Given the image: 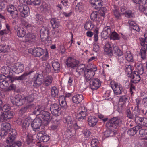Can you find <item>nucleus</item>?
<instances>
[{
  "mask_svg": "<svg viewBox=\"0 0 147 147\" xmlns=\"http://www.w3.org/2000/svg\"><path fill=\"white\" fill-rule=\"evenodd\" d=\"M122 119L119 117H113L106 123V126L109 129L105 132L104 135L106 137L112 136L114 134V131L117 125L122 123Z\"/></svg>",
  "mask_w": 147,
  "mask_h": 147,
  "instance_id": "f257e3e1",
  "label": "nucleus"
},
{
  "mask_svg": "<svg viewBox=\"0 0 147 147\" xmlns=\"http://www.w3.org/2000/svg\"><path fill=\"white\" fill-rule=\"evenodd\" d=\"M41 119L38 117L36 118L31 123V126L34 131H39L44 129L45 124H43Z\"/></svg>",
  "mask_w": 147,
  "mask_h": 147,
  "instance_id": "f03ea898",
  "label": "nucleus"
},
{
  "mask_svg": "<svg viewBox=\"0 0 147 147\" xmlns=\"http://www.w3.org/2000/svg\"><path fill=\"white\" fill-rule=\"evenodd\" d=\"M36 38V36L33 33H28L23 39L22 42L21 44L22 47L24 48L27 47L28 43L34 41Z\"/></svg>",
  "mask_w": 147,
  "mask_h": 147,
  "instance_id": "7ed1b4c3",
  "label": "nucleus"
},
{
  "mask_svg": "<svg viewBox=\"0 0 147 147\" xmlns=\"http://www.w3.org/2000/svg\"><path fill=\"white\" fill-rule=\"evenodd\" d=\"M17 9L20 12L21 16L25 18L28 16L30 13V9L29 7L26 5L20 4L18 6Z\"/></svg>",
  "mask_w": 147,
  "mask_h": 147,
  "instance_id": "20e7f679",
  "label": "nucleus"
},
{
  "mask_svg": "<svg viewBox=\"0 0 147 147\" xmlns=\"http://www.w3.org/2000/svg\"><path fill=\"white\" fill-rule=\"evenodd\" d=\"M50 109L52 114L53 116H57L60 115L61 114V108L57 104H53L50 105Z\"/></svg>",
  "mask_w": 147,
  "mask_h": 147,
  "instance_id": "39448f33",
  "label": "nucleus"
},
{
  "mask_svg": "<svg viewBox=\"0 0 147 147\" xmlns=\"http://www.w3.org/2000/svg\"><path fill=\"white\" fill-rule=\"evenodd\" d=\"M37 136V138L41 142H46L50 139L49 136L45 133L44 129L38 132Z\"/></svg>",
  "mask_w": 147,
  "mask_h": 147,
  "instance_id": "423d86ee",
  "label": "nucleus"
},
{
  "mask_svg": "<svg viewBox=\"0 0 147 147\" xmlns=\"http://www.w3.org/2000/svg\"><path fill=\"white\" fill-rule=\"evenodd\" d=\"M26 100V97L24 96L17 95L15 96L13 100L12 101L14 105L19 106L24 104Z\"/></svg>",
  "mask_w": 147,
  "mask_h": 147,
  "instance_id": "0eeeda50",
  "label": "nucleus"
},
{
  "mask_svg": "<svg viewBox=\"0 0 147 147\" xmlns=\"http://www.w3.org/2000/svg\"><path fill=\"white\" fill-rule=\"evenodd\" d=\"M94 69L95 70H93L92 68L85 70L84 76L87 82H88L91 80L92 78L94 75L95 71L97 70V69L96 67L94 68Z\"/></svg>",
  "mask_w": 147,
  "mask_h": 147,
  "instance_id": "6e6552de",
  "label": "nucleus"
},
{
  "mask_svg": "<svg viewBox=\"0 0 147 147\" xmlns=\"http://www.w3.org/2000/svg\"><path fill=\"white\" fill-rule=\"evenodd\" d=\"M11 68L15 73L19 74L24 71V67L23 64L17 63L11 65Z\"/></svg>",
  "mask_w": 147,
  "mask_h": 147,
  "instance_id": "1a4fd4ad",
  "label": "nucleus"
},
{
  "mask_svg": "<svg viewBox=\"0 0 147 147\" xmlns=\"http://www.w3.org/2000/svg\"><path fill=\"white\" fill-rule=\"evenodd\" d=\"M111 86L114 93L116 95L121 94L123 90L121 86L119 85L118 84L115 82H111Z\"/></svg>",
  "mask_w": 147,
  "mask_h": 147,
  "instance_id": "9d476101",
  "label": "nucleus"
},
{
  "mask_svg": "<svg viewBox=\"0 0 147 147\" xmlns=\"http://www.w3.org/2000/svg\"><path fill=\"white\" fill-rule=\"evenodd\" d=\"M90 82V87L92 90H96L100 86L101 82L98 78L92 79Z\"/></svg>",
  "mask_w": 147,
  "mask_h": 147,
  "instance_id": "9b49d317",
  "label": "nucleus"
},
{
  "mask_svg": "<svg viewBox=\"0 0 147 147\" xmlns=\"http://www.w3.org/2000/svg\"><path fill=\"white\" fill-rule=\"evenodd\" d=\"M36 76L32 79L34 82V85L36 87H38L40 86L43 81L44 77L42 74H37Z\"/></svg>",
  "mask_w": 147,
  "mask_h": 147,
  "instance_id": "f8f14e48",
  "label": "nucleus"
},
{
  "mask_svg": "<svg viewBox=\"0 0 147 147\" xmlns=\"http://www.w3.org/2000/svg\"><path fill=\"white\" fill-rule=\"evenodd\" d=\"M101 0H90L91 4L95 9L102 11L104 8H102V4Z\"/></svg>",
  "mask_w": 147,
  "mask_h": 147,
  "instance_id": "ddd939ff",
  "label": "nucleus"
},
{
  "mask_svg": "<svg viewBox=\"0 0 147 147\" xmlns=\"http://www.w3.org/2000/svg\"><path fill=\"white\" fill-rule=\"evenodd\" d=\"M79 62L74 59L70 57L69 58L66 62V64L68 67L74 68L78 65Z\"/></svg>",
  "mask_w": 147,
  "mask_h": 147,
  "instance_id": "4468645a",
  "label": "nucleus"
},
{
  "mask_svg": "<svg viewBox=\"0 0 147 147\" xmlns=\"http://www.w3.org/2000/svg\"><path fill=\"white\" fill-rule=\"evenodd\" d=\"M32 72V71H31L29 72H25L23 74L19 76L9 77V80L11 82H13L16 80L22 81L26 79V76Z\"/></svg>",
  "mask_w": 147,
  "mask_h": 147,
  "instance_id": "2eb2a0df",
  "label": "nucleus"
},
{
  "mask_svg": "<svg viewBox=\"0 0 147 147\" xmlns=\"http://www.w3.org/2000/svg\"><path fill=\"white\" fill-rule=\"evenodd\" d=\"M110 26H106L104 28L101 34V36L103 38L107 39L109 37L112 32Z\"/></svg>",
  "mask_w": 147,
  "mask_h": 147,
  "instance_id": "dca6fc26",
  "label": "nucleus"
},
{
  "mask_svg": "<svg viewBox=\"0 0 147 147\" xmlns=\"http://www.w3.org/2000/svg\"><path fill=\"white\" fill-rule=\"evenodd\" d=\"M42 115L41 117L43 119L44 121L46 122L45 123V124H47L51 120V114L49 112L43 110L41 112Z\"/></svg>",
  "mask_w": 147,
  "mask_h": 147,
  "instance_id": "f3484780",
  "label": "nucleus"
},
{
  "mask_svg": "<svg viewBox=\"0 0 147 147\" xmlns=\"http://www.w3.org/2000/svg\"><path fill=\"white\" fill-rule=\"evenodd\" d=\"M14 30L17 32V35L19 37H23L25 35V30L23 28L16 25L14 27Z\"/></svg>",
  "mask_w": 147,
  "mask_h": 147,
  "instance_id": "a211bd4d",
  "label": "nucleus"
},
{
  "mask_svg": "<svg viewBox=\"0 0 147 147\" xmlns=\"http://www.w3.org/2000/svg\"><path fill=\"white\" fill-rule=\"evenodd\" d=\"M44 50L40 47L35 48L32 50V54L36 57H40L44 53Z\"/></svg>",
  "mask_w": 147,
  "mask_h": 147,
  "instance_id": "6ab92c4d",
  "label": "nucleus"
},
{
  "mask_svg": "<svg viewBox=\"0 0 147 147\" xmlns=\"http://www.w3.org/2000/svg\"><path fill=\"white\" fill-rule=\"evenodd\" d=\"M138 71H134L131 73V77L133 79L132 82L135 83H138L140 80L141 78Z\"/></svg>",
  "mask_w": 147,
  "mask_h": 147,
  "instance_id": "aec40b11",
  "label": "nucleus"
},
{
  "mask_svg": "<svg viewBox=\"0 0 147 147\" xmlns=\"http://www.w3.org/2000/svg\"><path fill=\"white\" fill-rule=\"evenodd\" d=\"M137 119V121L136 123L140 125L141 126L147 127V119L145 117H141Z\"/></svg>",
  "mask_w": 147,
  "mask_h": 147,
  "instance_id": "412c9836",
  "label": "nucleus"
},
{
  "mask_svg": "<svg viewBox=\"0 0 147 147\" xmlns=\"http://www.w3.org/2000/svg\"><path fill=\"white\" fill-rule=\"evenodd\" d=\"M98 122V118L95 116H90L88 118V124L91 127L94 126Z\"/></svg>",
  "mask_w": 147,
  "mask_h": 147,
  "instance_id": "4be33fe9",
  "label": "nucleus"
},
{
  "mask_svg": "<svg viewBox=\"0 0 147 147\" xmlns=\"http://www.w3.org/2000/svg\"><path fill=\"white\" fill-rule=\"evenodd\" d=\"M49 33L48 29L45 27H43L40 31V36L41 39L45 38H47L48 36Z\"/></svg>",
  "mask_w": 147,
  "mask_h": 147,
  "instance_id": "5701e85b",
  "label": "nucleus"
},
{
  "mask_svg": "<svg viewBox=\"0 0 147 147\" xmlns=\"http://www.w3.org/2000/svg\"><path fill=\"white\" fill-rule=\"evenodd\" d=\"M113 54H114L115 55L118 56H121L123 55V53L119 49L116 45H114L113 46V49L112 50Z\"/></svg>",
  "mask_w": 147,
  "mask_h": 147,
  "instance_id": "b1692460",
  "label": "nucleus"
},
{
  "mask_svg": "<svg viewBox=\"0 0 147 147\" xmlns=\"http://www.w3.org/2000/svg\"><path fill=\"white\" fill-rule=\"evenodd\" d=\"M83 99V97L82 94L77 95L72 98V101L73 102L77 104L81 102Z\"/></svg>",
  "mask_w": 147,
  "mask_h": 147,
  "instance_id": "393cba45",
  "label": "nucleus"
},
{
  "mask_svg": "<svg viewBox=\"0 0 147 147\" xmlns=\"http://www.w3.org/2000/svg\"><path fill=\"white\" fill-rule=\"evenodd\" d=\"M141 127L139 125H137L135 127L129 129L127 133L129 135L133 136L140 129Z\"/></svg>",
  "mask_w": 147,
  "mask_h": 147,
  "instance_id": "a878e982",
  "label": "nucleus"
},
{
  "mask_svg": "<svg viewBox=\"0 0 147 147\" xmlns=\"http://www.w3.org/2000/svg\"><path fill=\"white\" fill-rule=\"evenodd\" d=\"M63 121L64 123H67L68 128L72 126L74 121L73 120L71 117L70 116H68L64 118L63 119Z\"/></svg>",
  "mask_w": 147,
  "mask_h": 147,
  "instance_id": "bb28decb",
  "label": "nucleus"
},
{
  "mask_svg": "<svg viewBox=\"0 0 147 147\" xmlns=\"http://www.w3.org/2000/svg\"><path fill=\"white\" fill-rule=\"evenodd\" d=\"M16 137L10 134H8V136L6 140V142L7 143L13 144H17L18 143V142H20V141H16L15 140L16 138Z\"/></svg>",
  "mask_w": 147,
  "mask_h": 147,
  "instance_id": "cd10ccee",
  "label": "nucleus"
},
{
  "mask_svg": "<svg viewBox=\"0 0 147 147\" xmlns=\"http://www.w3.org/2000/svg\"><path fill=\"white\" fill-rule=\"evenodd\" d=\"M32 119L30 117L26 118L22 124V127L23 128L26 129L29 126L30 124L32 123Z\"/></svg>",
  "mask_w": 147,
  "mask_h": 147,
  "instance_id": "c85d7f7f",
  "label": "nucleus"
},
{
  "mask_svg": "<svg viewBox=\"0 0 147 147\" xmlns=\"http://www.w3.org/2000/svg\"><path fill=\"white\" fill-rule=\"evenodd\" d=\"M133 119H135V122L137 121V119L140 118V112L139 109H135L132 111Z\"/></svg>",
  "mask_w": 147,
  "mask_h": 147,
  "instance_id": "c756f323",
  "label": "nucleus"
},
{
  "mask_svg": "<svg viewBox=\"0 0 147 147\" xmlns=\"http://www.w3.org/2000/svg\"><path fill=\"white\" fill-rule=\"evenodd\" d=\"M86 116V111H82L80 112L76 116V118L80 121H82Z\"/></svg>",
  "mask_w": 147,
  "mask_h": 147,
  "instance_id": "7c9ffc66",
  "label": "nucleus"
},
{
  "mask_svg": "<svg viewBox=\"0 0 147 147\" xmlns=\"http://www.w3.org/2000/svg\"><path fill=\"white\" fill-rule=\"evenodd\" d=\"M147 49V45H145L144 46H142L140 50V53L141 58L144 59L145 58L146 56V51Z\"/></svg>",
  "mask_w": 147,
  "mask_h": 147,
  "instance_id": "2f4dec72",
  "label": "nucleus"
},
{
  "mask_svg": "<svg viewBox=\"0 0 147 147\" xmlns=\"http://www.w3.org/2000/svg\"><path fill=\"white\" fill-rule=\"evenodd\" d=\"M104 51L105 52L107 53L109 56L112 55V50H111L110 44L109 43H107L104 49Z\"/></svg>",
  "mask_w": 147,
  "mask_h": 147,
  "instance_id": "473e14b6",
  "label": "nucleus"
},
{
  "mask_svg": "<svg viewBox=\"0 0 147 147\" xmlns=\"http://www.w3.org/2000/svg\"><path fill=\"white\" fill-rule=\"evenodd\" d=\"M43 84L46 86H48L51 84L52 81V78L51 76L47 77L43 80Z\"/></svg>",
  "mask_w": 147,
  "mask_h": 147,
  "instance_id": "72a5a7b5",
  "label": "nucleus"
},
{
  "mask_svg": "<svg viewBox=\"0 0 147 147\" xmlns=\"http://www.w3.org/2000/svg\"><path fill=\"white\" fill-rule=\"evenodd\" d=\"M1 130H4L9 131L10 130L11 125L8 123H3L1 125Z\"/></svg>",
  "mask_w": 147,
  "mask_h": 147,
  "instance_id": "f704fd0d",
  "label": "nucleus"
},
{
  "mask_svg": "<svg viewBox=\"0 0 147 147\" xmlns=\"http://www.w3.org/2000/svg\"><path fill=\"white\" fill-rule=\"evenodd\" d=\"M109 37L110 39L113 40H119V38L118 34L115 31H112Z\"/></svg>",
  "mask_w": 147,
  "mask_h": 147,
  "instance_id": "c9c22d12",
  "label": "nucleus"
},
{
  "mask_svg": "<svg viewBox=\"0 0 147 147\" xmlns=\"http://www.w3.org/2000/svg\"><path fill=\"white\" fill-rule=\"evenodd\" d=\"M52 66L55 72H58L60 69V65L58 62L55 61L53 62Z\"/></svg>",
  "mask_w": 147,
  "mask_h": 147,
  "instance_id": "e433bc0d",
  "label": "nucleus"
},
{
  "mask_svg": "<svg viewBox=\"0 0 147 147\" xmlns=\"http://www.w3.org/2000/svg\"><path fill=\"white\" fill-rule=\"evenodd\" d=\"M94 27V25L90 22H86L85 26V28L87 30H91Z\"/></svg>",
  "mask_w": 147,
  "mask_h": 147,
  "instance_id": "4c0bfd02",
  "label": "nucleus"
},
{
  "mask_svg": "<svg viewBox=\"0 0 147 147\" xmlns=\"http://www.w3.org/2000/svg\"><path fill=\"white\" fill-rule=\"evenodd\" d=\"M9 86L8 82L5 80H3L0 82V88L2 89L7 90L8 86Z\"/></svg>",
  "mask_w": 147,
  "mask_h": 147,
  "instance_id": "58836bf2",
  "label": "nucleus"
},
{
  "mask_svg": "<svg viewBox=\"0 0 147 147\" xmlns=\"http://www.w3.org/2000/svg\"><path fill=\"white\" fill-rule=\"evenodd\" d=\"M74 130L70 128L67 129L65 132V134L67 137H71L74 135Z\"/></svg>",
  "mask_w": 147,
  "mask_h": 147,
  "instance_id": "ea45409f",
  "label": "nucleus"
},
{
  "mask_svg": "<svg viewBox=\"0 0 147 147\" xmlns=\"http://www.w3.org/2000/svg\"><path fill=\"white\" fill-rule=\"evenodd\" d=\"M43 67L44 71L46 73H49L51 70V66L49 64L47 63H45L43 64Z\"/></svg>",
  "mask_w": 147,
  "mask_h": 147,
  "instance_id": "a19ab883",
  "label": "nucleus"
},
{
  "mask_svg": "<svg viewBox=\"0 0 147 147\" xmlns=\"http://www.w3.org/2000/svg\"><path fill=\"white\" fill-rule=\"evenodd\" d=\"M59 123L57 121H54L53 123L50 126V128L53 130H57L58 129Z\"/></svg>",
  "mask_w": 147,
  "mask_h": 147,
  "instance_id": "79ce46f5",
  "label": "nucleus"
},
{
  "mask_svg": "<svg viewBox=\"0 0 147 147\" xmlns=\"http://www.w3.org/2000/svg\"><path fill=\"white\" fill-rule=\"evenodd\" d=\"M7 120L12 118L14 114L13 112L11 111H7L4 112Z\"/></svg>",
  "mask_w": 147,
  "mask_h": 147,
  "instance_id": "37998d69",
  "label": "nucleus"
},
{
  "mask_svg": "<svg viewBox=\"0 0 147 147\" xmlns=\"http://www.w3.org/2000/svg\"><path fill=\"white\" fill-rule=\"evenodd\" d=\"M51 95L53 97L56 96L58 94V91L57 88L53 86L51 88Z\"/></svg>",
  "mask_w": 147,
  "mask_h": 147,
  "instance_id": "c03bdc74",
  "label": "nucleus"
},
{
  "mask_svg": "<svg viewBox=\"0 0 147 147\" xmlns=\"http://www.w3.org/2000/svg\"><path fill=\"white\" fill-rule=\"evenodd\" d=\"M85 67L84 65L82 64L78 67L76 70V71L78 72L80 75L81 73H83Z\"/></svg>",
  "mask_w": 147,
  "mask_h": 147,
  "instance_id": "a18cd8bd",
  "label": "nucleus"
},
{
  "mask_svg": "<svg viewBox=\"0 0 147 147\" xmlns=\"http://www.w3.org/2000/svg\"><path fill=\"white\" fill-rule=\"evenodd\" d=\"M8 46L7 45H0V53H4L7 52L8 50Z\"/></svg>",
  "mask_w": 147,
  "mask_h": 147,
  "instance_id": "49530a36",
  "label": "nucleus"
},
{
  "mask_svg": "<svg viewBox=\"0 0 147 147\" xmlns=\"http://www.w3.org/2000/svg\"><path fill=\"white\" fill-rule=\"evenodd\" d=\"M125 56L126 59L128 61L132 62L133 61V57L129 51L128 53L126 52L125 53Z\"/></svg>",
  "mask_w": 147,
  "mask_h": 147,
  "instance_id": "de8ad7c7",
  "label": "nucleus"
},
{
  "mask_svg": "<svg viewBox=\"0 0 147 147\" xmlns=\"http://www.w3.org/2000/svg\"><path fill=\"white\" fill-rule=\"evenodd\" d=\"M35 19L37 24H41L42 23L43 18L41 15H37Z\"/></svg>",
  "mask_w": 147,
  "mask_h": 147,
  "instance_id": "09e8293b",
  "label": "nucleus"
},
{
  "mask_svg": "<svg viewBox=\"0 0 147 147\" xmlns=\"http://www.w3.org/2000/svg\"><path fill=\"white\" fill-rule=\"evenodd\" d=\"M51 23L53 28H57L59 26V23L58 22H57L55 19H52L51 20Z\"/></svg>",
  "mask_w": 147,
  "mask_h": 147,
  "instance_id": "8fccbe9b",
  "label": "nucleus"
},
{
  "mask_svg": "<svg viewBox=\"0 0 147 147\" xmlns=\"http://www.w3.org/2000/svg\"><path fill=\"white\" fill-rule=\"evenodd\" d=\"M1 71L2 73L5 75L9 74V68L5 66H3L1 68Z\"/></svg>",
  "mask_w": 147,
  "mask_h": 147,
  "instance_id": "3c124183",
  "label": "nucleus"
},
{
  "mask_svg": "<svg viewBox=\"0 0 147 147\" xmlns=\"http://www.w3.org/2000/svg\"><path fill=\"white\" fill-rule=\"evenodd\" d=\"M43 110H42V109L39 107H36L34 109L33 113L34 114L36 115L41 114V112Z\"/></svg>",
  "mask_w": 147,
  "mask_h": 147,
  "instance_id": "603ef678",
  "label": "nucleus"
},
{
  "mask_svg": "<svg viewBox=\"0 0 147 147\" xmlns=\"http://www.w3.org/2000/svg\"><path fill=\"white\" fill-rule=\"evenodd\" d=\"M137 67L139 74L141 75L143 74L144 71L142 65V64H139L137 66Z\"/></svg>",
  "mask_w": 147,
  "mask_h": 147,
  "instance_id": "864d4df0",
  "label": "nucleus"
},
{
  "mask_svg": "<svg viewBox=\"0 0 147 147\" xmlns=\"http://www.w3.org/2000/svg\"><path fill=\"white\" fill-rule=\"evenodd\" d=\"M113 13L116 18L117 20H119L121 18V14H120L117 9L113 11Z\"/></svg>",
  "mask_w": 147,
  "mask_h": 147,
  "instance_id": "5fc2aeb1",
  "label": "nucleus"
},
{
  "mask_svg": "<svg viewBox=\"0 0 147 147\" xmlns=\"http://www.w3.org/2000/svg\"><path fill=\"white\" fill-rule=\"evenodd\" d=\"M7 120L4 112H1L0 115V121L3 122Z\"/></svg>",
  "mask_w": 147,
  "mask_h": 147,
  "instance_id": "6e6d98bb",
  "label": "nucleus"
},
{
  "mask_svg": "<svg viewBox=\"0 0 147 147\" xmlns=\"http://www.w3.org/2000/svg\"><path fill=\"white\" fill-rule=\"evenodd\" d=\"M98 13L97 12H93L90 15V18L92 20L95 21L97 20Z\"/></svg>",
  "mask_w": 147,
  "mask_h": 147,
  "instance_id": "4d7b16f0",
  "label": "nucleus"
},
{
  "mask_svg": "<svg viewBox=\"0 0 147 147\" xmlns=\"http://www.w3.org/2000/svg\"><path fill=\"white\" fill-rule=\"evenodd\" d=\"M16 10V8L13 5H10L7 8V11L10 13Z\"/></svg>",
  "mask_w": 147,
  "mask_h": 147,
  "instance_id": "13d9d810",
  "label": "nucleus"
},
{
  "mask_svg": "<svg viewBox=\"0 0 147 147\" xmlns=\"http://www.w3.org/2000/svg\"><path fill=\"white\" fill-rule=\"evenodd\" d=\"M125 113L126 115L128 117L129 119H133L132 112L131 113L130 110H127L125 112Z\"/></svg>",
  "mask_w": 147,
  "mask_h": 147,
  "instance_id": "bf43d9fd",
  "label": "nucleus"
},
{
  "mask_svg": "<svg viewBox=\"0 0 147 147\" xmlns=\"http://www.w3.org/2000/svg\"><path fill=\"white\" fill-rule=\"evenodd\" d=\"M10 14L12 18L14 19H17L18 18V12L17 10H16L13 12L11 13Z\"/></svg>",
  "mask_w": 147,
  "mask_h": 147,
  "instance_id": "052dcab7",
  "label": "nucleus"
},
{
  "mask_svg": "<svg viewBox=\"0 0 147 147\" xmlns=\"http://www.w3.org/2000/svg\"><path fill=\"white\" fill-rule=\"evenodd\" d=\"M135 104V109H139L140 107L141 106L142 103L141 100L139 99H136Z\"/></svg>",
  "mask_w": 147,
  "mask_h": 147,
  "instance_id": "680f3d73",
  "label": "nucleus"
},
{
  "mask_svg": "<svg viewBox=\"0 0 147 147\" xmlns=\"http://www.w3.org/2000/svg\"><path fill=\"white\" fill-rule=\"evenodd\" d=\"M11 107L9 104L5 105L2 107V109L3 111L5 112L7 111H9Z\"/></svg>",
  "mask_w": 147,
  "mask_h": 147,
  "instance_id": "e2e57ef3",
  "label": "nucleus"
},
{
  "mask_svg": "<svg viewBox=\"0 0 147 147\" xmlns=\"http://www.w3.org/2000/svg\"><path fill=\"white\" fill-rule=\"evenodd\" d=\"M133 2L136 4H146L147 0H133Z\"/></svg>",
  "mask_w": 147,
  "mask_h": 147,
  "instance_id": "0e129e2a",
  "label": "nucleus"
},
{
  "mask_svg": "<svg viewBox=\"0 0 147 147\" xmlns=\"http://www.w3.org/2000/svg\"><path fill=\"white\" fill-rule=\"evenodd\" d=\"M144 5H147V1L146 2V4H138V9L141 12H143L146 8L144 6Z\"/></svg>",
  "mask_w": 147,
  "mask_h": 147,
  "instance_id": "69168bd1",
  "label": "nucleus"
},
{
  "mask_svg": "<svg viewBox=\"0 0 147 147\" xmlns=\"http://www.w3.org/2000/svg\"><path fill=\"white\" fill-rule=\"evenodd\" d=\"M72 125V126L70 127L69 128L72 129L73 127H74L75 129H77L80 128L81 127V126L78 125L76 122L75 121H74Z\"/></svg>",
  "mask_w": 147,
  "mask_h": 147,
  "instance_id": "338daca9",
  "label": "nucleus"
},
{
  "mask_svg": "<svg viewBox=\"0 0 147 147\" xmlns=\"http://www.w3.org/2000/svg\"><path fill=\"white\" fill-rule=\"evenodd\" d=\"M84 4L80 2L78 3L76 7V9L78 10H81L83 7Z\"/></svg>",
  "mask_w": 147,
  "mask_h": 147,
  "instance_id": "774afa93",
  "label": "nucleus"
}]
</instances>
